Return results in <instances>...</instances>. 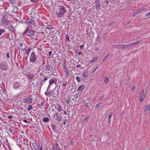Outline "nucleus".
I'll return each instance as SVG.
<instances>
[{
	"instance_id": "obj_10",
	"label": "nucleus",
	"mask_w": 150,
	"mask_h": 150,
	"mask_svg": "<svg viewBox=\"0 0 150 150\" xmlns=\"http://www.w3.org/2000/svg\"><path fill=\"white\" fill-rule=\"evenodd\" d=\"M144 112L146 114H148L150 113V104L146 107Z\"/></svg>"
},
{
	"instance_id": "obj_51",
	"label": "nucleus",
	"mask_w": 150,
	"mask_h": 150,
	"mask_svg": "<svg viewBox=\"0 0 150 150\" xmlns=\"http://www.w3.org/2000/svg\"><path fill=\"white\" fill-rule=\"evenodd\" d=\"M66 40H67V41H69V37L68 36H66Z\"/></svg>"
},
{
	"instance_id": "obj_12",
	"label": "nucleus",
	"mask_w": 150,
	"mask_h": 150,
	"mask_svg": "<svg viewBox=\"0 0 150 150\" xmlns=\"http://www.w3.org/2000/svg\"><path fill=\"white\" fill-rule=\"evenodd\" d=\"M3 19L1 20L2 23L6 25H8L9 24V21H8L7 18L3 17Z\"/></svg>"
},
{
	"instance_id": "obj_41",
	"label": "nucleus",
	"mask_w": 150,
	"mask_h": 150,
	"mask_svg": "<svg viewBox=\"0 0 150 150\" xmlns=\"http://www.w3.org/2000/svg\"><path fill=\"white\" fill-rule=\"evenodd\" d=\"M6 56L7 58L9 59L10 58L9 56V52H8L6 54Z\"/></svg>"
},
{
	"instance_id": "obj_60",
	"label": "nucleus",
	"mask_w": 150,
	"mask_h": 150,
	"mask_svg": "<svg viewBox=\"0 0 150 150\" xmlns=\"http://www.w3.org/2000/svg\"><path fill=\"white\" fill-rule=\"evenodd\" d=\"M100 2L99 0H96L95 1V3Z\"/></svg>"
},
{
	"instance_id": "obj_17",
	"label": "nucleus",
	"mask_w": 150,
	"mask_h": 150,
	"mask_svg": "<svg viewBox=\"0 0 150 150\" xmlns=\"http://www.w3.org/2000/svg\"><path fill=\"white\" fill-rule=\"evenodd\" d=\"M139 42H140V41H137L135 42H133L132 43H129L127 45V48L128 47H130L133 45L137 44Z\"/></svg>"
},
{
	"instance_id": "obj_8",
	"label": "nucleus",
	"mask_w": 150,
	"mask_h": 150,
	"mask_svg": "<svg viewBox=\"0 0 150 150\" xmlns=\"http://www.w3.org/2000/svg\"><path fill=\"white\" fill-rule=\"evenodd\" d=\"M115 47L119 49L122 50L127 48V45L124 44H118L115 45Z\"/></svg>"
},
{
	"instance_id": "obj_9",
	"label": "nucleus",
	"mask_w": 150,
	"mask_h": 150,
	"mask_svg": "<svg viewBox=\"0 0 150 150\" xmlns=\"http://www.w3.org/2000/svg\"><path fill=\"white\" fill-rule=\"evenodd\" d=\"M145 94L144 93V90H143L142 91L140 94V101H142L144 100L145 97Z\"/></svg>"
},
{
	"instance_id": "obj_58",
	"label": "nucleus",
	"mask_w": 150,
	"mask_h": 150,
	"mask_svg": "<svg viewBox=\"0 0 150 150\" xmlns=\"http://www.w3.org/2000/svg\"><path fill=\"white\" fill-rule=\"evenodd\" d=\"M124 115V112H122L121 113L120 115L121 116H123Z\"/></svg>"
},
{
	"instance_id": "obj_34",
	"label": "nucleus",
	"mask_w": 150,
	"mask_h": 150,
	"mask_svg": "<svg viewBox=\"0 0 150 150\" xmlns=\"http://www.w3.org/2000/svg\"><path fill=\"white\" fill-rule=\"evenodd\" d=\"M76 79L78 82L79 83L80 82L81 80L80 79V78L79 77L77 76L76 77Z\"/></svg>"
},
{
	"instance_id": "obj_29",
	"label": "nucleus",
	"mask_w": 150,
	"mask_h": 150,
	"mask_svg": "<svg viewBox=\"0 0 150 150\" xmlns=\"http://www.w3.org/2000/svg\"><path fill=\"white\" fill-rule=\"evenodd\" d=\"M104 82L106 83H108L109 82V80L108 78L107 77H106L104 79Z\"/></svg>"
},
{
	"instance_id": "obj_64",
	"label": "nucleus",
	"mask_w": 150,
	"mask_h": 150,
	"mask_svg": "<svg viewBox=\"0 0 150 150\" xmlns=\"http://www.w3.org/2000/svg\"><path fill=\"white\" fill-rule=\"evenodd\" d=\"M73 144V142L72 141H71L70 142V144L71 145Z\"/></svg>"
},
{
	"instance_id": "obj_14",
	"label": "nucleus",
	"mask_w": 150,
	"mask_h": 150,
	"mask_svg": "<svg viewBox=\"0 0 150 150\" xmlns=\"http://www.w3.org/2000/svg\"><path fill=\"white\" fill-rule=\"evenodd\" d=\"M20 84L21 83L19 82H16L14 83L13 87L15 89H18L19 86H21Z\"/></svg>"
},
{
	"instance_id": "obj_22",
	"label": "nucleus",
	"mask_w": 150,
	"mask_h": 150,
	"mask_svg": "<svg viewBox=\"0 0 150 150\" xmlns=\"http://www.w3.org/2000/svg\"><path fill=\"white\" fill-rule=\"evenodd\" d=\"M95 6L96 9L100 8V2L95 3Z\"/></svg>"
},
{
	"instance_id": "obj_52",
	"label": "nucleus",
	"mask_w": 150,
	"mask_h": 150,
	"mask_svg": "<svg viewBox=\"0 0 150 150\" xmlns=\"http://www.w3.org/2000/svg\"><path fill=\"white\" fill-rule=\"evenodd\" d=\"M135 89V87L134 86H133L131 88V89L132 90H134Z\"/></svg>"
},
{
	"instance_id": "obj_16",
	"label": "nucleus",
	"mask_w": 150,
	"mask_h": 150,
	"mask_svg": "<svg viewBox=\"0 0 150 150\" xmlns=\"http://www.w3.org/2000/svg\"><path fill=\"white\" fill-rule=\"evenodd\" d=\"M62 119V116L61 115H56V120L58 122L60 121Z\"/></svg>"
},
{
	"instance_id": "obj_48",
	"label": "nucleus",
	"mask_w": 150,
	"mask_h": 150,
	"mask_svg": "<svg viewBox=\"0 0 150 150\" xmlns=\"http://www.w3.org/2000/svg\"><path fill=\"white\" fill-rule=\"evenodd\" d=\"M82 54H83L82 53V52L81 51H79L78 52V55H82Z\"/></svg>"
},
{
	"instance_id": "obj_13",
	"label": "nucleus",
	"mask_w": 150,
	"mask_h": 150,
	"mask_svg": "<svg viewBox=\"0 0 150 150\" xmlns=\"http://www.w3.org/2000/svg\"><path fill=\"white\" fill-rule=\"evenodd\" d=\"M52 150H62L61 148L59 147V146L58 144L57 143L52 148Z\"/></svg>"
},
{
	"instance_id": "obj_50",
	"label": "nucleus",
	"mask_w": 150,
	"mask_h": 150,
	"mask_svg": "<svg viewBox=\"0 0 150 150\" xmlns=\"http://www.w3.org/2000/svg\"><path fill=\"white\" fill-rule=\"evenodd\" d=\"M150 16V12L146 14V16Z\"/></svg>"
},
{
	"instance_id": "obj_63",
	"label": "nucleus",
	"mask_w": 150,
	"mask_h": 150,
	"mask_svg": "<svg viewBox=\"0 0 150 150\" xmlns=\"http://www.w3.org/2000/svg\"><path fill=\"white\" fill-rule=\"evenodd\" d=\"M93 60H91V61H90L89 62V64H91V63H93Z\"/></svg>"
},
{
	"instance_id": "obj_20",
	"label": "nucleus",
	"mask_w": 150,
	"mask_h": 150,
	"mask_svg": "<svg viewBox=\"0 0 150 150\" xmlns=\"http://www.w3.org/2000/svg\"><path fill=\"white\" fill-rule=\"evenodd\" d=\"M87 74V73L86 71H83V73H82V76L83 77H84V78H83V80H85L86 79Z\"/></svg>"
},
{
	"instance_id": "obj_42",
	"label": "nucleus",
	"mask_w": 150,
	"mask_h": 150,
	"mask_svg": "<svg viewBox=\"0 0 150 150\" xmlns=\"http://www.w3.org/2000/svg\"><path fill=\"white\" fill-rule=\"evenodd\" d=\"M9 131L10 132L12 133L13 132V129L12 128H9Z\"/></svg>"
},
{
	"instance_id": "obj_24",
	"label": "nucleus",
	"mask_w": 150,
	"mask_h": 150,
	"mask_svg": "<svg viewBox=\"0 0 150 150\" xmlns=\"http://www.w3.org/2000/svg\"><path fill=\"white\" fill-rule=\"evenodd\" d=\"M46 70L47 71H50L51 67L50 65H47L46 67Z\"/></svg>"
},
{
	"instance_id": "obj_27",
	"label": "nucleus",
	"mask_w": 150,
	"mask_h": 150,
	"mask_svg": "<svg viewBox=\"0 0 150 150\" xmlns=\"http://www.w3.org/2000/svg\"><path fill=\"white\" fill-rule=\"evenodd\" d=\"M51 127L52 129L54 130V132H55L56 130V127L54 125H51Z\"/></svg>"
},
{
	"instance_id": "obj_4",
	"label": "nucleus",
	"mask_w": 150,
	"mask_h": 150,
	"mask_svg": "<svg viewBox=\"0 0 150 150\" xmlns=\"http://www.w3.org/2000/svg\"><path fill=\"white\" fill-rule=\"evenodd\" d=\"M8 68L7 64L5 62H0V69L1 70H6Z\"/></svg>"
},
{
	"instance_id": "obj_43",
	"label": "nucleus",
	"mask_w": 150,
	"mask_h": 150,
	"mask_svg": "<svg viewBox=\"0 0 150 150\" xmlns=\"http://www.w3.org/2000/svg\"><path fill=\"white\" fill-rule=\"evenodd\" d=\"M98 59V57H96V58H94V59H93L92 60L93 62H96Z\"/></svg>"
},
{
	"instance_id": "obj_5",
	"label": "nucleus",
	"mask_w": 150,
	"mask_h": 150,
	"mask_svg": "<svg viewBox=\"0 0 150 150\" xmlns=\"http://www.w3.org/2000/svg\"><path fill=\"white\" fill-rule=\"evenodd\" d=\"M26 23L30 25L31 28H34L36 26V25L34 21L31 18H28L26 20Z\"/></svg>"
},
{
	"instance_id": "obj_25",
	"label": "nucleus",
	"mask_w": 150,
	"mask_h": 150,
	"mask_svg": "<svg viewBox=\"0 0 150 150\" xmlns=\"http://www.w3.org/2000/svg\"><path fill=\"white\" fill-rule=\"evenodd\" d=\"M86 105L87 107H89L91 106L92 104L90 102H86Z\"/></svg>"
},
{
	"instance_id": "obj_55",
	"label": "nucleus",
	"mask_w": 150,
	"mask_h": 150,
	"mask_svg": "<svg viewBox=\"0 0 150 150\" xmlns=\"http://www.w3.org/2000/svg\"><path fill=\"white\" fill-rule=\"evenodd\" d=\"M65 102H66V103H67V104H68L69 103V100H66Z\"/></svg>"
},
{
	"instance_id": "obj_38",
	"label": "nucleus",
	"mask_w": 150,
	"mask_h": 150,
	"mask_svg": "<svg viewBox=\"0 0 150 150\" xmlns=\"http://www.w3.org/2000/svg\"><path fill=\"white\" fill-rule=\"evenodd\" d=\"M33 109L32 107L30 105H29V107L28 108V111L30 110L31 109Z\"/></svg>"
},
{
	"instance_id": "obj_32",
	"label": "nucleus",
	"mask_w": 150,
	"mask_h": 150,
	"mask_svg": "<svg viewBox=\"0 0 150 150\" xmlns=\"http://www.w3.org/2000/svg\"><path fill=\"white\" fill-rule=\"evenodd\" d=\"M99 67V66H96L95 68L92 70V72L93 73H94L96 70V69L98 68Z\"/></svg>"
},
{
	"instance_id": "obj_19",
	"label": "nucleus",
	"mask_w": 150,
	"mask_h": 150,
	"mask_svg": "<svg viewBox=\"0 0 150 150\" xmlns=\"http://www.w3.org/2000/svg\"><path fill=\"white\" fill-rule=\"evenodd\" d=\"M8 29L10 31L13 32L15 31V28L12 25L9 26L8 28Z\"/></svg>"
},
{
	"instance_id": "obj_40",
	"label": "nucleus",
	"mask_w": 150,
	"mask_h": 150,
	"mask_svg": "<svg viewBox=\"0 0 150 150\" xmlns=\"http://www.w3.org/2000/svg\"><path fill=\"white\" fill-rule=\"evenodd\" d=\"M104 97V95H102L99 98V100L100 101L102 100Z\"/></svg>"
},
{
	"instance_id": "obj_31",
	"label": "nucleus",
	"mask_w": 150,
	"mask_h": 150,
	"mask_svg": "<svg viewBox=\"0 0 150 150\" xmlns=\"http://www.w3.org/2000/svg\"><path fill=\"white\" fill-rule=\"evenodd\" d=\"M9 2L12 4H14L16 3L15 0H9Z\"/></svg>"
},
{
	"instance_id": "obj_62",
	"label": "nucleus",
	"mask_w": 150,
	"mask_h": 150,
	"mask_svg": "<svg viewBox=\"0 0 150 150\" xmlns=\"http://www.w3.org/2000/svg\"><path fill=\"white\" fill-rule=\"evenodd\" d=\"M67 146L66 145H65L64 146V150H67Z\"/></svg>"
},
{
	"instance_id": "obj_15",
	"label": "nucleus",
	"mask_w": 150,
	"mask_h": 150,
	"mask_svg": "<svg viewBox=\"0 0 150 150\" xmlns=\"http://www.w3.org/2000/svg\"><path fill=\"white\" fill-rule=\"evenodd\" d=\"M32 145L35 150H39V148L38 144H37L36 143H33Z\"/></svg>"
},
{
	"instance_id": "obj_18",
	"label": "nucleus",
	"mask_w": 150,
	"mask_h": 150,
	"mask_svg": "<svg viewBox=\"0 0 150 150\" xmlns=\"http://www.w3.org/2000/svg\"><path fill=\"white\" fill-rule=\"evenodd\" d=\"M85 88V86L83 85H81L79 86L78 87L77 90L79 91H82Z\"/></svg>"
},
{
	"instance_id": "obj_59",
	"label": "nucleus",
	"mask_w": 150,
	"mask_h": 150,
	"mask_svg": "<svg viewBox=\"0 0 150 150\" xmlns=\"http://www.w3.org/2000/svg\"><path fill=\"white\" fill-rule=\"evenodd\" d=\"M23 121L26 123H27V120L26 119L23 120Z\"/></svg>"
},
{
	"instance_id": "obj_39",
	"label": "nucleus",
	"mask_w": 150,
	"mask_h": 150,
	"mask_svg": "<svg viewBox=\"0 0 150 150\" xmlns=\"http://www.w3.org/2000/svg\"><path fill=\"white\" fill-rule=\"evenodd\" d=\"M88 120V118L86 117L83 120V123H86V121Z\"/></svg>"
},
{
	"instance_id": "obj_37",
	"label": "nucleus",
	"mask_w": 150,
	"mask_h": 150,
	"mask_svg": "<svg viewBox=\"0 0 150 150\" xmlns=\"http://www.w3.org/2000/svg\"><path fill=\"white\" fill-rule=\"evenodd\" d=\"M45 94L47 96L50 97V94L49 92H47V91L45 93Z\"/></svg>"
},
{
	"instance_id": "obj_11",
	"label": "nucleus",
	"mask_w": 150,
	"mask_h": 150,
	"mask_svg": "<svg viewBox=\"0 0 150 150\" xmlns=\"http://www.w3.org/2000/svg\"><path fill=\"white\" fill-rule=\"evenodd\" d=\"M33 99L31 98L28 97V98H25L23 99V102L25 103H30V102Z\"/></svg>"
},
{
	"instance_id": "obj_49",
	"label": "nucleus",
	"mask_w": 150,
	"mask_h": 150,
	"mask_svg": "<svg viewBox=\"0 0 150 150\" xmlns=\"http://www.w3.org/2000/svg\"><path fill=\"white\" fill-rule=\"evenodd\" d=\"M83 47H84V46L83 45H81L80 46V49H82L83 48Z\"/></svg>"
},
{
	"instance_id": "obj_53",
	"label": "nucleus",
	"mask_w": 150,
	"mask_h": 150,
	"mask_svg": "<svg viewBox=\"0 0 150 150\" xmlns=\"http://www.w3.org/2000/svg\"><path fill=\"white\" fill-rule=\"evenodd\" d=\"M61 107H59V108H58V111H59V112H60L61 111V110H62V109H61Z\"/></svg>"
},
{
	"instance_id": "obj_61",
	"label": "nucleus",
	"mask_w": 150,
	"mask_h": 150,
	"mask_svg": "<svg viewBox=\"0 0 150 150\" xmlns=\"http://www.w3.org/2000/svg\"><path fill=\"white\" fill-rule=\"evenodd\" d=\"M48 79V78L47 77L45 78L44 80V81H46V80H47Z\"/></svg>"
},
{
	"instance_id": "obj_35",
	"label": "nucleus",
	"mask_w": 150,
	"mask_h": 150,
	"mask_svg": "<svg viewBox=\"0 0 150 150\" xmlns=\"http://www.w3.org/2000/svg\"><path fill=\"white\" fill-rule=\"evenodd\" d=\"M45 102V101L44 100H43L41 102L40 105L41 106H42L43 105Z\"/></svg>"
},
{
	"instance_id": "obj_36",
	"label": "nucleus",
	"mask_w": 150,
	"mask_h": 150,
	"mask_svg": "<svg viewBox=\"0 0 150 150\" xmlns=\"http://www.w3.org/2000/svg\"><path fill=\"white\" fill-rule=\"evenodd\" d=\"M108 54H107L105 56V57H104L103 59V61H105L107 59V58H108Z\"/></svg>"
},
{
	"instance_id": "obj_46",
	"label": "nucleus",
	"mask_w": 150,
	"mask_h": 150,
	"mask_svg": "<svg viewBox=\"0 0 150 150\" xmlns=\"http://www.w3.org/2000/svg\"><path fill=\"white\" fill-rule=\"evenodd\" d=\"M67 83L66 82H64L62 84V85L64 87L66 85H67Z\"/></svg>"
},
{
	"instance_id": "obj_56",
	"label": "nucleus",
	"mask_w": 150,
	"mask_h": 150,
	"mask_svg": "<svg viewBox=\"0 0 150 150\" xmlns=\"http://www.w3.org/2000/svg\"><path fill=\"white\" fill-rule=\"evenodd\" d=\"M8 118L9 119H11L12 118V116H8Z\"/></svg>"
},
{
	"instance_id": "obj_57",
	"label": "nucleus",
	"mask_w": 150,
	"mask_h": 150,
	"mask_svg": "<svg viewBox=\"0 0 150 150\" xmlns=\"http://www.w3.org/2000/svg\"><path fill=\"white\" fill-rule=\"evenodd\" d=\"M51 53H52L51 51H49V52H48V54H49V56H50L51 55Z\"/></svg>"
},
{
	"instance_id": "obj_45",
	"label": "nucleus",
	"mask_w": 150,
	"mask_h": 150,
	"mask_svg": "<svg viewBox=\"0 0 150 150\" xmlns=\"http://www.w3.org/2000/svg\"><path fill=\"white\" fill-rule=\"evenodd\" d=\"M144 10V9H141L140 10H139V11L137 13H141L142 11H143Z\"/></svg>"
},
{
	"instance_id": "obj_3",
	"label": "nucleus",
	"mask_w": 150,
	"mask_h": 150,
	"mask_svg": "<svg viewBox=\"0 0 150 150\" xmlns=\"http://www.w3.org/2000/svg\"><path fill=\"white\" fill-rule=\"evenodd\" d=\"M38 59V57L35 54V53L33 52H32L30 54V61L32 62H34L36 61Z\"/></svg>"
},
{
	"instance_id": "obj_26",
	"label": "nucleus",
	"mask_w": 150,
	"mask_h": 150,
	"mask_svg": "<svg viewBox=\"0 0 150 150\" xmlns=\"http://www.w3.org/2000/svg\"><path fill=\"white\" fill-rule=\"evenodd\" d=\"M35 76V75L33 74H28L27 75V77L29 78H32Z\"/></svg>"
},
{
	"instance_id": "obj_21",
	"label": "nucleus",
	"mask_w": 150,
	"mask_h": 150,
	"mask_svg": "<svg viewBox=\"0 0 150 150\" xmlns=\"http://www.w3.org/2000/svg\"><path fill=\"white\" fill-rule=\"evenodd\" d=\"M49 121V119L47 117H44L42 119V121L45 122H47Z\"/></svg>"
},
{
	"instance_id": "obj_6",
	"label": "nucleus",
	"mask_w": 150,
	"mask_h": 150,
	"mask_svg": "<svg viewBox=\"0 0 150 150\" xmlns=\"http://www.w3.org/2000/svg\"><path fill=\"white\" fill-rule=\"evenodd\" d=\"M26 34L30 37H32L34 35L35 33L32 30H28V29H27L23 33V35H24L25 34Z\"/></svg>"
},
{
	"instance_id": "obj_1",
	"label": "nucleus",
	"mask_w": 150,
	"mask_h": 150,
	"mask_svg": "<svg viewBox=\"0 0 150 150\" xmlns=\"http://www.w3.org/2000/svg\"><path fill=\"white\" fill-rule=\"evenodd\" d=\"M72 63L70 61H68L67 62L65 59L63 61L62 67L64 69V72L65 73V76L67 78L69 74V71L68 68H71L72 67L71 66Z\"/></svg>"
},
{
	"instance_id": "obj_30",
	"label": "nucleus",
	"mask_w": 150,
	"mask_h": 150,
	"mask_svg": "<svg viewBox=\"0 0 150 150\" xmlns=\"http://www.w3.org/2000/svg\"><path fill=\"white\" fill-rule=\"evenodd\" d=\"M5 32V31L4 29H0V36H1L2 34Z\"/></svg>"
},
{
	"instance_id": "obj_54",
	"label": "nucleus",
	"mask_w": 150,
	"mask_h": 150,
	"mask_svg": "<svg viewBox=\"0 0 150 150\" xmlns=\"http://www.w3.org/2000/svg\"><path fill=\"white\" fill-rule=\"evenodd\" d=\"M2 88L1 86V84L0 83V92L1 91H2Z\"/></svg>"
},
{
	"instance_id": "obj_7",
	"label": "nucleus",
	"mask_w": 150,
	"mask_h": 150,
	"mask_svg": "<svg viewBox=\"0 0 150 150\" xmlns=\"http://www.w3.org/2000/svg\"><path fill=\"white\" fill-rule=\"evenodd\" d=\"M57 82V79L55 78H53L51 79L49 81V84L48 86L47 91L49 89L50 87H51V85L54 83H56Z\"/></svg>"
},
{
	"instance_id": "obj_47",
	"label": "nucleus",
	"mask_w": 150,
	"mask_h": 150,
	"mask_svg": "<svg viewBox=\"0 0 150 150\" xmlns=\"http://www.w3.org/2000/svg\"><path fill=\"white\" fill-rule=\"evenodd\" d=\"M38 0H30L31 2L33 3H35L37 1H38Z\"/></svg>"
},
{
	"instance_id": "obj_23",
	"label": "nucleus",
	"mask_w": 150,
	"mask_h": 150,
	"mask_svg": "<svg viewBox=\"0 0 150 150\" xmlns=\"http://www.w3.org/2000/svg\"><path fill=\"white\" fill-rule=\"evenodd\" d=\"M53 28L52 25H48L45 27V28L47 29H52Z\"/></svg>"
},
{
	"instance_id": "obj_44",
	"label": "nucleus",
	"mask_w": 150,
	"mask_h": 150,
	"mask_svg": "<svg viewBox=\"0 0 150 150\" xmlns=\"http://www.w3.org/2000/svg\"><path fill=\"white\" fill-rule=\"evenodd\" d=\"M101 105V104L100 103H98V104H97L96 105V106L95 107V108H97L98 107H99L100 105Z\"/></svg>"
},
{
	"instance_id": "obj_28",
	"label": "nucleus",
	"mask_w": 150,
	"mask_h": 150,
	"mask_svg": "<svg viewBox=\"0 0 150 150\" xmlns=\"http://www.w3.org/2000/svg\"><path fill=\"white\" fill-rule=\"evenodd\" d=\"M112 116V115L111 114H110L108 116V122L109 123H110L111 122V118Z\"/></svg>"
},
{
	"instance_id": "obj_33",
	"label": "nucleus",
	"mask_w": 150,
	"mask_h": 150,
	"mask_svg": "<svg viewBox=\"0 0 150 150\" xmlns=\"http://www.w3.org/2000/svg\"><path fill=\"white\" fill-rule=\"evenodd\" d=\"M31 49V47H29L28 48V51L27 52V54L28 55V56H29V53Z\"/></svg>"
},
{
	"instance_id": "obj_2",
	"label": "nucleus",
	"mask_w": 150,
	"mask_h": 150,
	"mask_svg": "<svg viewBox=\"0 0 150 150\" xmlns=\"http://www.w3.org/2000/svg\"><path fill=\"white\" fill-rule=\"evenodd\" d=\"M67 10L64 7L61 6H59L58 8L56 10L55 13L57 17H61L66 13Z\"/></svg>"
}]
</instances>
